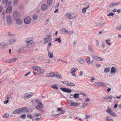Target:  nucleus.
<instances>
[{"label":"nucleus","mask_w":121,"mask_h":121,"mask_svg":"<svg viewBox=\"0 0 121 121\" xmlns=\"http://www.w3.org/2000/svg\"><path fill=\"white\" fill-rule=\"evenodd\" d=\"M16 40L15 38H12L9 40V44H11L15 42Z\"/></svg>","instance_id":"b1692460"},{"label":"nucleus","mask_w":121,"mask_h":121,"mask_svg":"<svg viewBox=\"0 0 121 121\" xmlns=\"http://www.w3.org/2000/svg\"><path fill=\"white\" fill-rule=\"evenodd\" d=\"M34 116L36 117H38L40 116V114L38 113L34 114Z\"/></svg>","instance_id":"603ef678"},{"label":"nucleus","mask_w":121,"mask_h":121,"mask_svg":"<svg viewBox=\"0 0 121 121\" xmlns=\"http://www.w3.org/2000/svg\"><path fill=\"white\" fill-rule=\"evenodd\" d=\"M5 20L8 25H10L12 24V19L11 16L10 15L7 16L5 17Z\"/></svg>","instance_id":"39448f33"},{"label":"nucleus","mask_w":121,"mask_h":121,"mask_svg":"<svg viewBox=\"0 0 121 121\" xmlns=\"http://www.w3.org/2000/svg\"><path fill=\"white\" fill-rule=\"evenodd\" d=\"M8 0H3L2 1V3L3 4H5L8 1Z\"/></svg>","instance_id":"13d9d810"},{"label":"nucleus","mask_w":121,"mask_h":121,"mask_svg":"<svg viewBox=\"0 0 121 121\" xmlns=\"http://www.w3.org/2000/svg\"><path fill=\"white\" fill-rule=\"evenodd\" d=\"M74 14L71 13H66L65 16L68 19H73L75 18L74 16Z\"/></svg>","instance_id":"0eeeda50"},{"label":"nucleus","mask_w":121,"mask_h":121,"mask_svg":"<svg viewBox=\"0 0 121 121\" xmlns=\"http://www.w3.org/2000/svg\"><path fill=\"white\" fill-rule=\"evenodd\" d=\"M59 5V3H57L56 5L55 6L54 8L55 9L57 8Z\"/></svg>","instance_id":"e2e57ef3"},{"label":"nucleus","mask_w":121,"mask_h":121,"mask_svg":"<svg viewBox=\"0 0 121 121\" xmlns=\"http://www.w3.org/2000/svg\"><path fill=\"white\" fill-rule=\"evenodd\" d=\"M115 68L114 67H112L111 70V73L112 74L114 73H115Z\"/></svg>","instance_id":"c9c22d12"},{"label":"nucleus","mask_w":121,"mask_h":121,"mask_svg":"<svg viewBox=\"0 0 121 121\" xmlns=\"http://www.w3.org/2000/svg\"><path fill=\"white\" fill-rule=\"evenodd\" d=\"M111 115L114 117L116 116V115L115 113L111 111L109 113Z\"/></svg>","instance_id":"37998d69"},{"label":"nucleus","mask_w":121,"mask_h":121,"mask_svg":"<svg viewBox=\"0 0 121 121\" xmlns=\"http://www.w3.org/2000/svg\"><path fill=\"white\" fill-rule=\"evenodd\" d=\"M26 48H27V49H26L27 51H29L30 50L28 48H30L32 46H34L35 45V43L31 42V43H26Z\"/></svg>","instance_id":"9d476101"},{"label":"nucleus","mask_w":121,"mask_h":121,"mask_svg":"<svg viewBox=\"0 0 121 121\" xmlns=\"http://www.w3.org/2000/svg\"><path fill=\"white\" fill-rule=\"evenodd\" d=\"M114 15V14L112 12H111L107 15V16L108 17H112Z\"/></svg>","instance_id":"ea45409f"},{"label":"nucleus","mask_w":121,"mask_h":121,"mask_svg":"<svg viewBox=\"0 0 121 121\" xmlns=\"http://www.w3.org/2000/svg\"><path fill=\"white\" fill-rule=\"evenodd\" d=\"M78 69L77 68H73L71 69L70 73L73 76L76 77V75L75 73L78 70Z\"/></svg>","instance_id":"1a4fd4ad"},{"label":"nucleus","mask_w":121,"mask_h":121,"mask_svg":"<svg viewBox=\"0 0 121 121\" xmlns=\"http://www.w3.org/2000/svg\"><path fill=\"white\" fill-rule=\"evenodd\" d=\"M85 60L87 62V64L89 65H90L91 64V61L90 60V58L89 56H87L86 59Z\"/></svg>","instance_id":"c85d7f7f"},{"label":"nucleus","mask_w":121,"mask_h":121,"mask_svg":"<svg viewBox=\"0 0 121 121\" xmlns=\"http://www.w3.org/2000/svg\"><path fill=\"white\" fill-rule=\"evenodd\" d=\"M119 3L117 2H114L112 3L109 4L108 5L109 8L113 7L119 4Z\"/></svg>","instance_id":"a211bd4d"},{"label":"nucleus","mask_w":121,"mask_h":121,"mask_svg":"<svg viewBox=\"0 0 121 121\" xmlns=\"http://www.w3.org/2000/svg\"><path fill=\"white\" fill-rule=\"evenodd\" d=\"M108 99V95L103 97V99Z\"/></svg>","instance_id":"338daca9"},{"label":"nucleus","mask_w":121,"mask_h":121,"mask_svg":"<svg viewBox=\"0 0 121 121\" xmlns=\"http://www.w3.org/2000/svg\"><path fill=\"white\" fill-rule=\"evenodd\" d=\"M51 87L54 89L57 90L58 89L57 86L56 84H53L51 86Z\"/></svg>","instance_id":"58836bf2"},{"label":"nucleus","mask_w":121,"mask_h":121,"mask_svg":"<svg viewBox=\"0 0 121 121\" xmlns=\"http://www.w3.org/2000/svg\"><path fill=\"white\" fill-rule=\"evenodd\" d=\"M13 17L15 20H16L20 16L19 13L17 11L13 12Z\"/></svg>","instance_id":"6e6552de"},{"label":"nucleus","mask_w":121,"mask_h":121,"mask_svg":"<svg viewBox=\"0 0 121 121\" xmlns=\"http://www.w3.org/2000/svg\"><path fill=\"white\" fill-rule=\"evenodd\" d=\"M94 85L97 86H100L105 85V84L103 82H96L94 83Z\"/></svg>","instance_id":"9b49d317"},{"label":"nucleus","mask_w":121,"mask_h":121,"mask_svg":"<svg viewBox=\"0 0 121 121\" xmlns=\"http://www.w3.org/2000/svg\"><path fill=\"white\" fill-rule=\"evenodd\" d=\"M90 117V115H85V119H87L88 118H89Z\"/></svg>","instance_id":"052dcab7"},{"label":"nucleus","mask_w":121,"mask_h":121,"mask_svg":"<svg viewBox=\"0 0 121 121\" xmlns=\"http://www.w3.org/2000/svg\"><path fill=\"white\" fill-rule=\"evenodd\" d=\"M47 51L48 52V56L50 58H52L53 57V53L52 52H50L48 48Z\"/></svg>","instance_id":"aec40b11"},{"label":"nucleus","mask_w":121,"mask_h":121,"mask_svg":"<svg viewBox=\"0 0 121 121\" xmlns=\"http://www.w3.org/2000/svg\"><path fill=\"white\" fill-rule=\"evenodd\" d=\"M11 4V2L9 1L6 4L5 7L7 8L6 13L7 14L10 13L11 12L12 8V6L10 5Z\"/></svg>","instance_id":"7ed1b4c3"},{"label":"nucleus","mask_w":121,"mask_h":121,"mask_svg":"<svg viewBox=\"0 0 121 121\" xmlns=\"http://www.w3.org/2000/svg\"><path fill=\"white\" fill-rule=\"evenodd\" d=\"M33 95V94L31 92H27L24 94L23 97L25 99H28L32 97Z\"/></svg>","instance_id":"423d86ee"},{"label":"nucleus","mask_w":121,"mask_h":121,"mask_svg":"<svg viewBox=\"0 0 121 121\" xmlns=\"http://www.w3.org/2000/svg\"><path fill=\"white\" fill-rule=\"evenodd\" d=\"M41 8L42 10L43 11H45L47 9V6L46 4H43L42 5Z\"/></svg>","instance_id":"4be33fe9"},{"label":"nucleus","mask_w":121,"mask_h":121,"mask_svg":"<svg viewBox=\"0 0 121 121\" xmlns=\"http://www.w3.org/2000/svg\"><path fill=\"white\" fill-rule=\"evenodd\" d=\"M108 41H110V40H107L105 41L106 43H107L108 45H111V43H110L109 42H108Z\"/></svg>","instance_id":"49530a36"},{"label":"nucleus","mask_w":121,"mask_h":121,"mask_svg":"<svg viewBox=\"0 0 121 121\" xmlns=\"http://www.w3.org/2000/svg\"><path fill=\"white\" fill-rule=\"evenodd\" d=\"M116 29L117 30H121V25L118 26L116 27Z\"/></svg>","instance_id":"a18cd8bd"},{"label":"nucleus","mask_w":121,"mask_h":121,"mask_svg":"<svg viewBox=\"0 0 121 121\" xmlns=\"http://www.w3.org/2000/svg\"><path fill=\"white\" fill-rule=\"evenodd\" d=\"M83 71H80V72L79 74L78 75L79 76V77L82 76L83 75Z\"/></svg>","instance_id":"5fc2aeb1"},{"label":"nucleus","mask_w":121,"mask_h":121,"mask_svg":"<svg viewBox=\"0 0 121 121\" xmlns=\"http://www.w3.org/2000/svg\"><path fill=\"white\" fill-rule=\"evenodd\" d=\"M8 35L10 37H13V35L11 34V33L9 32L8 33Z\"/></svg>","instance_id":"864d4df0"},{"label":"nucleus","mask_w":121,"mask_h":121,"mask_svg":"<svg viewBox=\"0 0 121 121\" xmlns=\"http://www.w3.org/2000/svg\"><path fill=\"white\" fill-rule=\"evenodd\" d=\"M71 103L70 105L72 106H76L78 105L79 104L77 102H73L72 101H70Z\"/></svg>","instance_id":"bb28decb"},{"label":"nucleus","mask_w":121,"mask_h":121,"mask_svg":"<svg viewBox=\"0 0 121 121\" xmlns=\"http://www.w3.org/2000/svg\"><path fill=\"white\" fill-rule=\"evenodd\" d=\"M88 50L91 53H93L94 52V51L93 50L91 46L89 45H88Z\"/></svg>","instance_id":"e433bc0d"},{"label":"nucleus","mask_w":121,"mask_h":121,"mask_svg":"<svg viewBox=\"0 0 121 121\" xmlns=\"http://www.w3.org/2000/svg\"><path fill=\"white\" fill-rule=\"evenodd\" d=\"M17 59V58H14L8 60L7 61V63H11L14 62Z\"/></svg>","instance_id":"412c9836"},{"label":"nucleus","mask_w":121,"mask_h":121,"mask_svg":"<svg viewBox=\"0 0 121 121\" xmlns=\"http://www.w3.org/2000/svg\"><path fill=\"white\" fill-rule=\"evenodd\" d=\"M65 84L69 86H74L75 85V84L69 81H65Z\"/></svg>","instance_id":"6ab92c4d"},{"label":"nucleus","mask_w":121,"mask_h":121,"mask_svg":"<svg viewBox=\"0 0 121 121\" xmlns=\"http://www.w3.org/2000/svg\"><path fill=\"white\" fill-rule=\"evenodd\" d=\"M28 112L27 110V109L23 107L16 109L13 112V113L14 114H20L24 112Z\"/></svg>","instance_id":"f257e3e1"},{"label":"nucleus","mask_w":121,"mask_h":121,"mask_svg":"<svg viewBox=\"0 0 121 121\" xmlns=\"http://www.w3.org/2000/svg\"><path fill=\"white\" fill-rule=\"evenodd\" d=\"M17 0H14L13 2V4L14 5L17 4Z\"/></svg>","instance_id":"09e8293b"},{"label":"nucleus","mask_w":121,"mask_h":121,"mask_svg":"<svg viewBox=\"0 0 121 121\" xmlns=\"http://www.w3.org/2000/svg\"><path fill=\"white\" fill-rule=\"evenodd\" d=\"M55 41H58L59 43H60L61 40L60 39V38L58 37V38H56L55 40Z\"/></svg>","instance_id":"c03bdc74"},{"label":"nucleus","mask_w":121,"mask_h":121,"mask_svg":"<svg viewBox=\"0 0 121 121\" xmlns=\"http://www.w3.org/2000/svg\"><path fill=\"white\" fill-rule=\"evenodd\" d=\"M117 104H115L114 106V108H116L117 107Z\"/></svg>","instance_id":"774afa93"},{"label":"nucleus","mask_w":121,"mask_h":121,"mask_svg":"<svg viewBox=\"0 0 121 121\" xmlns=\"http://www.w3.org/2000/svg\"><path fill=\"white\" fill-rule=\"evenodd\" d=\"M50 21V20L49 19H48L46 21V22L45 23V25H46Z\"/></svg>","instance_id":"bf43d9fd"},{"label":"nucleus","mask_w":121,"mask_h":121,"mask_svg":"<svg viewBox=\"0 0 121 121\" xmlns=\"http://www.w3.org/2000/svg\"><path fill=\"white\" fill-rule=\"evenodd\" d=\"M33 39V38H30L28 39H26L25 40L26 43H31L32 42V41Z\"/></svg>","instance_id":"a878e982"},{"label":"nucleus","mask_w":121,"mask_h":121,"mask_svg":"<svg viewBox=\"0 0 121 121\" xmlns=\"http://www.w3.org/2000/svg\"><path fill=\"white\" fill-rule=\"evenodd\" d=\"M95 79V78L93 77H92L91 78V82H92Z\"/></svg>","instance_id":"680f3d73"},{"label":"nucleus","mask_w":121,"mask_h":121,"mask_svg":"<svg viewBox=\"0 0 121 121\" xmlns=\"http://www.w3.org/2000/svg\"><path fill=\"white\" fill-rule=\"evenodd\" d=\"M73 97L75 98H77L79 97V95L78 93L74 94L73 95Z\"/></svg>","instance_id":"a19ab883"},{"label":"nucleus","mask_w":121,"mask_h":121,"mask_svg":"<svg viewBox=\"0 0 121 121\" xmlns=\"http://www.w3.org/2000/svg\"><path fill=\"white\" fill-rule=\"evenodd\" d=\"M60 89L62 91L68 93H70L71 92V89L61 87Z\"/></svg>","instance_id":"ddd939ff"},{"label":"nucleus","mask_w":121,"mask_h":121,"mask_svg":"<svg viewBox=\"0 0 121 121\" xmlns=\"http://www.w3.org/2000/svg\"><path fill=\"white\" fill-rule=\"evenodd\" d=\"M27 49V48H26V47H21L18 50V52L19 53H21L24 52V51L26 52L27 51V50H26Z\"/></svg>","instance_id":"2eb2a0df"},{"label":"nucleus","mask_w":121,"mask_h":121,"mask_svg":"<svg viewBox=\"0 0 121 121\" xmlns=\"http://www.w3.org/2000/svg\"><path fill=\"white\" fill-rule=\"evenodd\" d=\"M9 115L7 113H5L2 116V117L4 118H6L8 117L9 116Z\"/></svg>","instance_id":"79ce46f5"},{"label":"nucleus","mask_w":121,"mask_h":121,"mask_svg":"<svg viewBox=\"0 0 121 121\" xmlns=\"http://www.w3.org/2000/svg\"><path fill=\"white\" fill-rule=\"evenodd\" d=\"M31 21V18L29 16L26 17L24 19V22L26 24H29Z\"/></svg>","instance_id":"4468645a"},{"label":"nucleus","mask_w":121,"mask_h":121,"mask_svg":"<svg viewBox=\"0 0 121 121\" xmlns=\"http://www.w3.org/2000/svg\"><path fill=\"white\" fill-rule=\"evenodd\" d=\"M27 116L30 119L32 118V116L31 114H28L27 115Z\"/></svg>","instance_id":"4d7b16f0"},{"label":"nucleus","mask_w":121,"mask_h":121,"mask_svg":"<svg viewBox=\"0 0 121 121\" xmlns=\"http://www.w3.org/2000/svg\"><path fill=\"white\" fill-rule=\"evenodd\" d=\"M16 20V22L17 25H21L22 22V21L20 19H17Z\"/></svg>","instance_id":"5701e85b"},{"label":"nucleus","mask_w":121,"mask_h":121,"mask_svg":"<svg viewBox=\"0 0 121 121\" xmlns=\"http://www.w3.org/2000/svg\"><path fill=\"white\" fill-rule=\"evenodd\" d=\"M110 71V69L109 67H106L104 69V72L106 73H108Z\"/></svg>","instance_id":"4c0bfd02"},{"label":"nucleus","mask_w":121,"mask_h":121,"mask_svg":"<svg viewBox=\"0 0 121 121\" xmlns=\"http://www.w3.org/2000/svg\"><path fill=\"white\" fill-rule=\"evenodd\" d=\"M55 72H51L46 74V76L47 77H52L55 76Z\"/></svg>","instance_id":"dca6fc26"},{"label":"nucleus","mask_w":121,"mask_h":121,"mask_svg":"<svg viewBox=\"0 0 121 121\" xmlns=\"http://www.w3.org/2000/svg\"><path fill=\"white\" fill-rule=\"evenodd\" d=\"M52 0H48L47 4L48 6H50L52 4Z\"/></svg>","instance_id":"473e14b6"},{"label":"nucleus","mask_w":121,"mask_h":121,"mask_svg":"<svg viewBox=\"0 0 121 121\" xmlns=\"http://www.w3.org/2000/svg\"><path fill=\"white\" fill-rule=\"evenodd\" d=\"M44 72V70L40 67V68L39 69L38 71H36V72H34V74H42Z\"/></svg>","instance_id":"f8f14e48"},{"label":"nucleus","mask_w":121,"mask_h":121,"mask_svg":"<svg viewBox=\"0 0 121 121\" xmlns=\"http://www.w3.org/2000/svg\"><path fill=\"white\" fill-rule=\"evenodd\" d=\"M35 101L38 104V105L36 106V108L38 110L40 111H41L43 107L41 101L38 99H36Z\"/></svg>","instance_id":"f03ea898"},{"label":"nucleus","mask_w":121,"mask_h":121,"mask_svg":"<svg viewBox=\"0 0 121 121\" xmlns=\"http://www.w3.org/2000/svg\"><path fill=\"white\" fill-rule=\"evenodd\" d=\"M68 31L65 28H62L60 30V33L63 34H64L65 33L67 34Z\"/></svg>","instance_id":"cd10ccee"},{"label":"nucleus","mask_w":121,"mask_h":121,"mask_svg":"<svg viewBox=\"0 0 121 121\" xmlns=\"http://www.w3.org/2000/svg\"><path fill=\"white\" fill-rule=\"evenodd\" d=\"M77 61L79 63L81 64L83 63L85 61V60L82 58L78 59Z\"/></svg>","instance_id":"2f4dec72"},{"label":"nucleus","mask_w":121,"mask_h":121,"mask_svg":"<svg viewBox=\"0 0 121 121\" xmlns=\"http://www.w3.org/2000/svg\"><path fill=\"white\" fill-rule=\"evenodd\" d=\"M55 76H56L60 79H62V77L60 74L57 72H55Z\"/></svg>","instance_id":"393cba45"},{"label":"nucleus","mask_w":121,"mask_h":121,"mask_svg":"<svg viewBox=\"0 0 121 121\" xmlns=\"http://www.w3.org/2000/svg\"><path fill=\"white\" fill-rule=\"evenodd\" d=\"M73 33V32L72 31H68L67 34L70 35H72Z\"/></svg>","instance_id":"8fccbe9b"},{"label":"nucleus","mask_w":121,"mask_h":121,"mask_svg":"<svg viewBox=\"0 0 121 121\" xmlns=\"http://www.w3.org/2000/svg\"><path fill=\"white\" fill-rule=\"evenodd\" d=\"M65 111H62L61 112H60V113H59V114L60 115V114H63L65 113Z\"/></svg>","instance_id":"69168bd1"},{"label":"nucleus","mask_w":121,"mask_h":121,"mask_svg":"<svg viewBox=\"0 0 121 121\" xmlns=\"http://www.w3.org/2000/svg\"><path fill=\"white\" fill-rule=\"evenodd\" d=\"M89 105V104L87 103H82V106L80 108H84L86 107L87 106Z\"/></svg>","instance_id":"72a5a7b5"},{"label":"nucleus","mask_w":121,"mask_h":121,"mask_svg":"<svg viewBox=\"0 0 121 121\" xmlns=\"http://www.w3.org/2000/svg\"><path fill=\"white\" fill-rule=\"evenodd\" d=\"M38 16L37 14H34L32 18L33 20H36L38 18Z\"/></svg>","instance_id":"7c9ffc66"},{"label":"nucleus","mask_w":121,"mask_h":121,"mask_svg":"<svg viewBox=\"0 0 121 121\" xmlns=\"http://www.w3.org/2000/svg\"><path fill=\"white\" fill-rule=\"evenodd\" d=\"M90 101V98H87L85 100V102H89Z\"/></svg>","instance_id":"6e6d98bb"},{"label":"nucleus","mask_w":121,"mask_h":121,"mask_svg":"<svg viewBox=\"0 0 121 121\" xmlns=\"http://www.w3.org/2000/svg\"><path fill=\"white\" fill-rule=\"evenodd\" d=\"M111 111V109L110 108L108 107V109L106 110V112L109 114Z\"/></svg>","instance_id":"de8ad7c7"},{"label":"nucleus","mask_w":121,"mask_h":121,"mask_svg":"<svg viewBox=\"0 0 121 121\" xmlns=\"http://www.w3.org/2000/svg\"><path fill=\"white\" fill-rule=\"evenodd\" d=\"M45 42L44 43L45 44L51 41L52 40L51 36L50 34L48 33L44 38Z\"/></svg>","instance_id":"20e7f679"},{"label":"nucleus","mask_w":121,"mask_h":121,"mask_svg":"<svg viewBox=\"0 0 121 121\" xmlns=\"http://www.w3.org/2000/svg\"><path fill=\"white\" fill-rule=\"evenodd\" d=\"M9 102V100H7L5 101H4L3 102L4 103V104L8 103Z\"/></svg>","instance_id":"0e129e2a"},{"label":"nucleus","mask_w":121,"mask_h":121,"mask_svg":"<svg viewBox=\"0 0 121 121\" xmlns=\"http://www.w3.org/2000/svg\"><path fill=\"white\" fill-rule=\"evenodd\" d=\"M93 58L95 60L98 61H101L103 60V59L101 57L97 56H93Z\"/></svg>","instance_id":"f3484780"},{"label":"nucleus","mask_w":121,"mask_h":121,"mask_svg":"<svg viewBox=\"0 0 121 121\" xmlns=\"http://www.w3.org/2000/svg\"><path fill=\"white\" fill-rule=\"evenodd\" d=\"M26 117V115L23 114L22 115L21 117L22 119H25Z\"/></svg>","instance_id":"3c124183"},{"label":"nucleus","mask_w":121,"mask_h":121,"mask_svg":"<svg viewBox=\"0 0 121 121\" xmlns=\"http://www.w3.org/2000/svg\"><path fill=\"white\" fill-rule=\"evenodd\" d=\"M90 6L88 4L87 6L85 8H83L82 9V12L83 13H85L86 12V9L89 8Z\"/></svg>","instance_id":"f704fd0d"},{"label":"nucleus","mask_w":121,"mask_h":121,"mask_svg":"<svg viewBox=\"0 0 121 121\" xmlns=\"http://www.w3.org/2000/svg\"><path fill=\"white\" fill-rule=\"evenodd\" d=\"M39 68H40V67H39L37 66H34L33 68V69L34 71V72L38 71Z\"/></svg>","instance_id":"c756f323"}]
</instances>
